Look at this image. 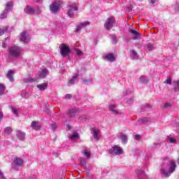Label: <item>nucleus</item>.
Masks as SVG:
<instances>
[{
  "instance_id": "nucleus-1",
  "label": "nucleus",
  "mask_w": 179,
  "mask_h": 179,
  "mask_svg": "<svg viewBox=\"0 0 179 179\" xmlns=\"http://www.w3.org/2000/svg\"><path fill=\"white\" fill-rule=\"evenodd\" d=\"M164 163L167 164L169 168H166L163 166L161 169V173L164 177H170V176L176 171V162L169 159H165Z\"/></svg>"
},
{
  "instance_id": "nucleus-2",
  "label": "nucleus",
  "mask_w": 179,
  "mask_h": 179,
  "mask_svg": "<svg viewBox=\"0 0 179 179\" xmlns=\"http://www.w3.org/2000/svg\"><path fill=\"white\" fill-rule=\"evenodd\" d=\"M23 49L19 46H10L8 48V59L10 61H15L17 58H20Z\"/></svg>"
},
{
  "instance_id": "nucleus-3",
  "label": "nucleus",
  "mask_w": 179,
  "mask_h": 179,
  "mask_svg": "<svg viewBox=\"0 0 179 179\" xmlns=\"http://www.w3.org/2000/svg\"><path fill=\"white\" fill-rule=\"evenodd\" d=\"M78 8L76 4L71 3H69L67 4V15L69 17H73V16L75 15V13L73 12L78 11Z\"/></svg>"
},
{
  "instance_id": "nucleus-4",
  "label": "nucleus",
  "mask_w": 179,
  "mask_h": 179,
  "mask_svg": "<svg viewBox=\"0 0 179 179\" xmlns=\"http://www.w3.org/2000/svg\"><path fill=\"white\" fill-rule=\"evenodd\" d=\"M63 2L62 1H55L50 5V10L52 13H57L59 12L61 9V5H62Z\"/></svg>"
},
{
  "instance_id": "nucleus-5",
  "label": "nucleus",
  "mask_w": 179,
  "mask_h": 179,
  "mask_svg": "<svg viewBox=\"0 0 179 179\" xmlns=\"http://www.w3.org/2000/svg\"><path fill=\"white\" fill-rule=\"evenodd\" d=\"M109 153L110 155H115L116 156H120L124 153L122 148L118 145H113L110 150Z\"/></svg>"
},
{
  "instance_id": "nucleus-6",
  "label": "nucleus",
  "mask_w": 179,
  "mask_h": 179,
  "mask_svg": "<svg viewBox=\"0 0 179 179\" xmlns=\"http://www.w3.org/2000/svg\"><path fill=\"white\" fill-rule=\"evenodd\" d=\"M60 51H61L62 57L63 58H66V57H68V55H69V54L71 53V49H69V47H68L65 44H62L61 45Z\"/></svg>"
},
{
  "instance_id": "nucleus-7",
  "label": "nucleus",
  "mask_w": 179,
  "mask_h": 179,
  "mask_svg": "<svg viewBox=\"0 0 179 179\" xmlns=\"http://www.w3.org/2000/svg\"><path fill=\"white\" fill-rule=\"evenodd\" d=\"M23 164V159L20 157H16L13 160V169L14 170H19L20 166Z\"/></svg>"
},
{
  "instance_id": "nucleus-8",
  "label": "nucleus",
  "mask_w": 179,
  "mask_h": 179,
  "mask_svg": "<svg viewBox=\"0 0 179 179\" xmlns=\"http://www.w3.org/2000/svg\"><path fill=\"white\" fill-rule=\"evenodd\" d=\"M114 26V17H110L106 20V22L104 24V27L106 30H110Z\"/></svg>"
},
{
  "instance_id": "nucleus-9",
  "label": "nucleus",
  "mask_w": 179,
  "mask_h": 179,
  "mask_svg": "<svg viewBox=\"0 0 179 179\" xmlns=\"http://www.w3.org/2000/svg\"><path fill=\"white\" fill-rule=\"evenodd\" d=\"M79 78V74H74L71 79H70L67 83V86H72V85H75L76 82H78Z\"/></svg>"
},
{
  "instance_id": "nucleus-10",
  "label": "nucleus",
  "mask_w": 179,
  "mask_h": 179,
  "mask_svg": "<svg viewBox=\"0 0 179 179\" xmlns=\"http://www.w3.org/2000/svg\"><path fill=\"white\" fill-rule=\"evenodd\" d=\"M91 134L93 136L94 141L96 142L99 141V134H100V130L96 129L95 128H91Z\"/></svg>"
},
{
  "instance_id": "nucleus-11",
  "label": "nucleus",
  "mask_w": 179,
  "mask_h": 179,
  "mask_svg": "<svg viewBox=\"0 0 179 179\" xmlns=\"http://www.w3.org/2000/svg\"><path fill=\"white\" fill-rule=\"evenodd\" d=\"M24 12L27 15H34V8L31 6H27L24 9Z\"/></svg>"
},
{
  "instance_id": "nucleus-12",
  "label": "nucleus",
  "mask_w": 179,
  "mask_h": 179,
  "mask_svg": "<svg viewBox=\"0 0 179 179\" xmlns=\"http://www.w3.org/2000/svg\"><path fill=\"white\" fill-rule=\"evenodd\" d=\"M20 40L22 43H24V44H27V43H29V41H30V38L29 36H27L26 31H23L21 34Z\"/></svg>"
},
{
  "instance_id": "nucleus-13",
  "label": "nucleus",
  "mask_w": 179,
  "mask_h": 179,
  "mask_svg": "<svg viewBox=\"0 0 179 179\" xmlns=\"http://www.w3.org/2000/svg\"><path fill=\"white\" fill-rule=\"evenodd\" d=\"M90 24V22H80L78 25H77V28L76 29L75 31L77 33V31H79L83 27H86Z\"/></svg>"
},
{
  "instance_id": "nucleus-14",
  "label": "nucleus",
  "mask_w": 179,
  "mask_h": 179,
  "mask_svg": "<svg viewBox=\"0 0 179 179\" xmlns=\"http://www.w3.org/2000/svg\"><path fill=\"white\" fill-rule=\"evenodd\" d=\"M36 87L38 88V90L41 92H44L48 88V83H43L42 84H38L36 85Z\"/></svg>"
},
{
  "instance_id": "nucleus-15",
  "label": "nucleus",
  "mask_w": 179,
  "mask_h": 179,
  "mask_svg": "<svg viewBox=\"0 0 179 179\" xmlns=\"http://www.w3.org/2000/svg\"><path fill=\"white\" fill-rule=\"evenodd\" d=\"M129 32L133 34V38L134 40H139V36H141V32L135 29H129Z\"/></svg>"
},
{
  "instance_id": "nucleus-16",
  "label": "nucleus",
  "mask_w": 179,
  "mask_h": 179,
  "mask_svg": "<svg viewBox=\"0 0 179 179\" xmlns=\"http://www.w3.org/2000/svg\"><path fill=\"white\" fill-rule=\"evenodd\" d=\"M18 139L20 141H24V138H26V133L20 131V130H17V134H16Z\"/></svg>"
},
{
  "instance_id": "nucleus-17",
  "label": "nucleus",
  "mask_w": 179,
  "mask_h": 179,
  "mask_svg": "<svg viewBox=\"0 0 179 179\" xmlns=\"http://www.w3.org/2000/svg\"><path fill=\"white\" fill-rule=\"evenodd\" d=\"M139 83H143V85H148L149 83V78L145 76H141L138 78Z\"/></svg>"
},
{
  "instance_id": "nucleus-18",
  "label": "nucleus",
  "mask_w": 179,
  "mask_h": 179,
  "mask_svg": "<svg viewBox=\"0 0 179 179\" xmlns=\"http://www.w3.org/2000/svg\"><path fill=\"white\" fill-rule=\"evenodd\" d=\"M76 113H78V109L72 108L68 111L67 115L70 117V118H73V117L76 115Z\"/></svg>"
},
{
  "instance_id": "nucleus-19",
  "label": "nucleus",
  "mask_w": 179,
  "mask_h": 179,
  "mask_svg": "<svg viewBox=\"0 0 179 179\" xmlns=\"http://www.w3.org/2000/svg\"><path fill=\"white\" fill-rule=\"evenodd\" d=\"M31 127L35 131H38L40 129V128H41V126H40V123L37 121H33L31 122Z\"/></svg>"
},
{
  "instance_id": "nucleus-20",
  "label": "nucleus",
  "mask_w": 179,
  "mask_h": 179,
  "mask_svg": "<svg viewBox=\"0 0 179 179\" xmlns=\"http://www.w3.org/2000/svg\"><path fill=\"white\" fill-rule=\"evenodd\" d=\"M13 75H15V71L13 70H9L6 74V78L9 79L10 82H13Z\"/></svg>"
},
{
  "instance_id": "nucleus-21",
  "label": "nucleus",
  "mask_w": 179,
  "mask_h": 179,
  "mask_svg": "<svg viewBox=\"0 0 179 179\" xmlns=\"http://www.w3.org/2000/svg\"><path fill=\"white\" fill-rule=\"evenodd\" d=\"M13 8V1H8L5 5L6 12H9Z\"/></svg>"
},
{
  "instance_id": "nucleus-22",
  "label": "nucleus",
  "mask_w": 179,
  "mask_h": 179,
  "mask_svg": "<svg viewBox=\"0 0 179 179\" xmlns=\"http://www.w3.org/2000/svg\"><path fill=\"white\" fill-rule=\"evenodd\" d=\"M120 138L121 139L122 143H127L128 142V136L122 133L120 134Z\"/></svg>"
},
{
  "instance_id": "nucleus-23",
  "label": "nucleus",
  "mask_w": 179,
  "mask_h": 179,
  "mask_svg": "<svg viewBox=\"0 0 179 179\" xmlns=\"http://www.w3.org/2000/svg\"><path fill=\"white\" fill-rule=\"evenodd\" d=\"M173 85L174 87L173 90L175 92H178V90H179V80L173 81Z\"/></svg>"
},
{
  "instance_id": "nucleus-24",
  "label": "nucleus",
  "mask_w": 179,
  "mask_h": 179,
  "mask_svg": "<svg viewBox=\"0 0 179 179\" xmlns=\"http://www.w3.org/2000/svg\"><path fill=\"white\" fill-rule=\"evenodd\" d=\"M150 121V117H143L138 120V124H146V122H149Z\"/></svg>"
},
{
  "instance_id": "nucleus-25",
  "label": "nucleus",
  "mask_w": 179,
  "mask_h": 179,
  "mask_svg": "<svg viewBox=\"0 0 179 179\" xmlns=\"http://www.w3.org/2000/svg\"><path fill=\"white\" fill-rule=\"evenodd\" d=\"M48 70L47 69H43L41 72V73L39 74V78H41V79H44V78H45V76H47L48 75Z\"/></svg>"
},
{
  "instance_id": "nucleus-26",
  "label": "nucleus",
  "mask_w": 179,
  "mask_h": 179,
  "mask_svg": "<svg viewBox=\"0 0 179 179\" xmlns=\"http://www.w3.org/2000/svg\"><path fill=\"white\" fill-rule=\"evenodd\" d=\"M136 171L137 173V177L138 179H142V178L145 177V172L143 171L137 169Z\"/></svg>"
},
{
  "instance_id": "nucleus-27",
  "label": "nucleus",
  "mask_w": 179,
  "mask_h": 179,
  "mask_svg": "<svg viewBox=\"0 0 179 179\" xmlns=\"http://www.w3.org/2000/svg\"><path fill=\"white\" fill-rule=\"evenodd\" d=\"M105 58H106L110 62H114V61H115V57H114V55L112 54L106 55Z\"/></svg>"
},
{
  "instance_id": "nucleus-28",
  "label": "nucleus",
  "mask_w": 179,
  "mask_h": 179,
  "mask_svg": "<svg viewBox=\"0 0 179 179\" xmlns=\"http://www.w3.org/2000/svg\"><path fill=\"white\" fill-rule=\"evenodd\" d=\"M37 80L35 78H24L23 82L24 83H33V82H36Z\"/></svg>"
},
{
  "instance_id": "nucleus-29",
  "label": "nucleus",
  "mask_w": 179,
  "mask_h": 179,
  "mask_svg": "<svg viewBox=\"0 0 179 179\" xmlns=\"http://www.w3.org/2000/svg\"><path fill=\"white\" fill-rule=\"evenodd\" d=\"M116 106L115 104H112L110 105L109 108L110 110V111H112V113H113V114H120V113H118L117 110H114V108H115Z\"/></svg>"
},
{
  "instance_id": "nucleus-30",
  "label": "nucleus",
  "mask_w": 179,
  "mask_h": 179,
  "mask_svg": "<svg viewBox=\"0 0 179 179\" xmlns=\"http://www.w3.org/2000/svg\"><path fill=\"white\" fill-rule=\"evenodd\" d=\"M8 11H6V10H4L3 12L0 14V17L1 19H6L8 17Z\"/></svg>"
},
{
  "instance_id": "nucleus-31",
  "label": "nucleus",
  "mask_w": 179,
  "mask_h": 179,
  "mask_svg": "<svg viewBox=\"0 0 179 179\" xmlns=\"http://www.w3.org/2000/svg\"><path fill=\"white\" fill-rule=\"evenodd\" d=\"M127 99L126 100V103L127 104H128L129 106L132 104V103H134V96H129L128 98H127Z\"/></svg>"
},
{
  "instance_id": "nucleus-32",
  "label": "nucleus",
  "mask_w": 179,
  "mask_h": 179,
  "mask_svg": "<svg viewBox=\"0 0 179 179\" xmlns=\"http://www.w3.org/2000/svg\"><path fill=\"white\" fill-rule=\"evenodd\" d=\"M83 83L84 84V85H90V84H92V83H93V80H92V79H84V80H83Z\"/></svg>"
},
{
  "instance_id": "nucleus-33",
  "label": "nucleus",
  "mask_w": 179,
  "mask_h": 179,
  "mask_svg": "<svg viewBox=\"0 0 179 179\" xmlns=\"http://www.w3.org/2000/svg\"><path fill=\"white\" fill-rule=\"evenodd\" d=\"M80 166H85L86 165L87 161L85 158H80Z\"/></svg>"
},
{
  "instance_id": "nucleus-34",
  "label": "nucleus",
  "mask_w": 179,
  "mask_h": 179,
  "mask_svg": "<svg viewBox=\"0 0 179 179\" xmlns=\"http://www.w3.org/2000/svg\"><path fill=\"white\" fill-rule=\"evenodd\" d=\"M110 38L112 40L113 44H117V41H118V38H117V36L115 35H112L110 36Z\"/></svg>"
},
{
  "instance_id": "nucleus-35",
  "label": "nucleus",
  "mask_w": 179,
  "mask_h": 179,
  "mask_svg": "<svg viewBox=\"0 0 179 179\" xmlns=\"http://www.w3.org/2000/svg\"><path fill=\"white\" fill-rule=\"evenodd\" d=\"M10 108L12 111V113L17 117L19 115V113L17 112V109L13 108V106H10Z\"/></svg>"
},
{
  "instance_id": "nucleus-36",
  "label": "nucleus",
  "mask_w": 179,
  "mask_h": 179,
  "mask_svg": "<svg viewBox=\"0 0 179 179\" xmlns=\"http://www.w3.org/2000/svg\"><path fill=\"white\" fill-rule=\"evenodd\" d=\"M130 52L133 57V59L138 58V54H136V52L135 50H132L130 51Z\"/></svg>"
},
{
  "instance_id": "nucleus-37",
  "label": "nucleus",
  "mask_w": 179,
  "mask_h": 179,
  "mask_svg": "<svg viewBox=\"0 0 179 179\" xmlns=\"http://www.w3.org/2000/svg\"><path fill=\"white\" fill-rule=\"evenodd\" d=\"M12 133V128L8 127L4 129V134H7L9 135V134Z\"/></svg>"
},
{
  "instance_id": "nucleus-38",
  "label": "nucleus",
  "mask_w": 179,
  "mask_h": 179,
  "mask_svg": "<svg viewBox=\"0 0 179 179\" xmlns=\"http://www.w3.org/2000/svg\"><path fill=\"white\" fill-rule=\"evenodd\" d=\"M147 48L148 51H153V50H155V45L148 43L147 44Z\"/></svg>"
},
{
  "instance_id": "nucleus-39",
  "label": "nucleus",
  "mask_w": 179,
  "mask_h": 179,
  "mask_svg": "<svg viewBox=\"0 0 179 179\" xmlns=\"http://www.w3.org/2000/svg\"><path fill=\"white\" fill-rule=\"evenodd\" d=\"M5 93V86L3 84H0V94L2 95Z\"/></svg>"
},
{
  "instance_id": "nucleus-40",
  "label": "nucleus",
  "mask_w": 179,
  "mask_h": 179,
  "mask_svg": "<svg viewBox=\"0 0 179 179\" xmlns=\"http://www.w3.org/2000/svg\"><path fill=\"white\" fill-rule=\"evenodd\" d=\"M76 138H79V134L74 133L71 136H69L70 139H76Z\"/></svg>"
},
{
  "instance_id": "nucleus-41",
  "label": "nucleus",
  "mask_w": 179,
  "mask_h": 179,
  "mask_svg": "<svg viewBox=\"0 0 179 179\" xmlns=\"http://www.w3.org/2000/svg\"><path fill=\"white\" fill-rule=\"evenodd\" d=\"M41 13V8L39 7L34 8V15H40Z\"/></svg>"
},
{
  "instance_id": "nucleus-42",
  "label": "nucleus",
  "mask_w": 179,
  "mask_h": 179,
  "mask_svg": "<svg viewBox=\"0 0 179 179\" xmlns=\"http://www.w3.org/2000/svg\"><path fill=\"white\" fill-rule=\"evenodd\" d=\"M141 138H142V136L139 134L134 135V139H135L136 141H141Z\"/></svg>"
},
{
  "instance_id": "nucleus-43",
  "label": "nucleus",
  "mask_w": 179,
  "mask_h": 179,
  "mask_svg": "<svg viewBox=\"0 0 179 179\" xmlns=\"http://www.w3.org/2000/svg\"><path fill=\"white\" fill-rule=\"evenodd\" d=\"M168 141L170 143H176V139L171 137H168Z\"/></svg>"
},
{
  "instance_id": "nucleus-44",
  "label": "nucleus",
  "mask_w": 179,
  "mask_h": 179,
  "mask_svg": "<svg viewBox=\"0 0 179 179\" xmlns=\"http://www.w3.org/2000/svg\"><path fill=\"white\" fill-rule=\"evenodd\" d=\"M129 94H131V90H126V91L123 93L124 97H125V96H129Z\"/></svg>"
},
{
  "instance_id": "nucleus-45",
  "label": "nucleus",
  "mask_w": 179,
  "mask_h": 179,
  "mask_svg": "<svg viewBox=\"0 0 179 179\" xmlns=\"http://www.w3.org/2000/svg\"><path fill=\"white\" fill-rule=\"evenodd\" d=\"M84 155L85 157H87V159H89L90 157V152H89L87 150L84 151Z\"/></svg>"
},
{
  "instance_id": "nucleus-46",
  "label": "nucleus",
  "mask_w": 179,
  "mask_h": 179,
  "mask_svg": "<svg viewBox=\"0 0 179 179\" xmlns=\"http://www.w3.org/2000/svg\"><path fill=\"white\" fill-rule=\"evenodd\" d=\"M164 83H166V85H171V78H167L165 81Z\"/></svg>"
},
{
  "instance_id": "nucleus-47",
  "label": "nucleus",
  "mask_w": 179,
  "mask_h": 179,
  "mask_svg": "<svg viewBox=\"0 0 179 179\" xmlns=\"http://www.w3.org/2000/svg\"><path fill=\"white\" fill-rule=\"evenodd\" d=\"M170 107H171V103H166L165 104H164V108H170Z\"/></svg>"
},
{
  "instance_id": "nucleus-48",
  "label": "nucleus",
  "mask_w": 179,
  "mask_h": 179,
  "mask_svg": "<svg viewBox=\"0 0 179 179\" xmlns=\"http://www.w3.org/2000/svg\"><path fill=\"white\" fill-rule=\"evenodd\" d=\"M153 145L154 148H160V146H162V144H160L159 143H155Z\"/></svg>"
},
{
  "instance_id": "nucleus-49",
  "label": "nucleus",
  "mask_w": 179,
  "mask_h": 179,
  "mask_svg": "<svg viewBox=\"0 0 179 179\" xmlns=\"http://www.w3.org/2000/svg\"><path fill=\"white\" fill-rule=\"evenodd\" d=\"M150 5H155L156 2H157V0H149Z\"/></svg>"
},
{
  "instance_id": "nucleus-50",
  "label": "nucleus",
  "mask_w": 179,
  "mask_h": 179,
  "mask_svg": "<svg viewBox=\"0 0 179 179\" xmlns=\"http://www.w3.org/2000/svg\"><path fill=\"white\" fill-rule=\"evenodd\" d=\"M65 125H66V129L67 130L71 129L72 127L69 124L65 123Z\"/></svg>"
},
{
  "instance_id": "nucleus-51",
  "label": "nucleus",
  "mask_w": 179,
  "mask_h": 179,
  "mask_svg": "<svg viewBox=\"0 0 179 179\" xmlns=\"http://www.w3.org/2000/svg\"><path fill=\"white\" fill-rule=\"evenodd\" d=\"M52 131H55L57 129V125L52 124Z\"/></svg>"
},
{
  "instance_id": "nucleus-52",
  "label": "nucleus",
  "mask_w": 179,
  "mask_h": 179,
  "mask_svg": "<svg viewBox=\"0 0 179 179\" xmlns=\"http://www.w3.org/2000/svg\"><path fill=\"white\" fill-rule=\"evenodd\" d=\"M5 33V31L0 28V36H2Z\"/></svg>"
},
{
  "instance_id": "nucleus-53",
  "label": "nucleus",
  "mask_w": 179,
  "mask_h": 179,
  "mask_svg": "<svg viewBox=\"0 0 179 179\" xmlns=\"http://www.w3.org/2000/svg\"><path fill=\"white\" fill-rule=\"evenodd\" d=\"M72 97V95L71 94H66L65 96V99H71Z\"/></svg>"
},
{
  "instance_id": "nucleus-54",
  "label": "nucleus",
  "mask_w": 179,
  "mask_h": 179,
  "mask_svg": "<svg viewBox=\"0 0 179 179\" xmlns=\"http://www.w3.org/2000/svg\"><path fill=\"white\" fill-rule=\"evenodd\" d=\"M2 118H3V113L0 111V121H1V120H2Z\"/></svg>"
},
{
  "instance_id": "nucleus-55",
  "label": "nucleus",
  "mask_w": 179,
  "mask_h": 179,
  "mask_svg": "<svg viewBox=\"0 0 179 179\" xmlns=\"http://www.w3.org/2000/svg\"><path fill=\"white\" fill-rule=\"evenodd\" d=\"M82 54H83L82 51L79 50H77V55H82Z\"/></svg>"
},
{
  "instance_id": "nucleus-56",
  "label": "nucleus",
  "mask_w": 179,
  "mask_h": 179,
  "mask_svg": "<svg viewBox=\"0 0 179 179\" xmlns=\"http://www.w3.org/2000/svg\"><path fill=\"white\" fill-rule=\"evenodd\" d=\"M35 2H37L38 3H40L43 2V0H34Z\"/></svg>"
},
{
  "instance_id": "nucleus-57",
  "label": "nucleus",
  "mask_w": 179,
  "mask_h": 179,
  "mask_svg": "<svg viewBox=\"0 0 179 179\" xmlns=\"http://www.w3.org/2000/svg\"><path fill=\"white\" fill-rule=\"evenodd\" d=\"M145 109L144 110V111H147V110H146V108H150V106H145Z\"/></svg>"
},
{
  "instance_id": "nucleus-58",
  "label": "nucleus",
  "mask_w": 179,
  "mask_h": 179,
  "mask_svg": "<svg viewBox=\"0 0 179 179\" xmlns=\"http://www.w3.org/2000/svg\"><path fill=\"white\" fill-rule=\"evenodd\" d=\"M2 47H3V48H6V45L5 43H3Z\"/></svg>"
},
{
  "instance_id": "nucleus-59",
  "label": "nucleus",
  "mask_w": 179,
  "mask_h": 179,
  "mask_svg": "<svg viewBox=\"0 0 179 179\" xmlns=\"http://www.w3.org/2000/svg\"><path fill=\"white\" fill-rule=\"evenodd\" d=\"M22 97H26V94H22Z\"/></svg>"
}]
</instances>
